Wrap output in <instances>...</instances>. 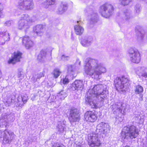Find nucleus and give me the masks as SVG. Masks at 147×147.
Returning <instances> with one entry per match:
<instances>
[{"instance_id":"30","label":"nucleus","mask_w":147,"mask_h":147,"mask_svg":"<svg viewBox=\"0 0 147 147\" xmlns=\"http://www.w3.org/2000/svg\"><path fill=\"white\" fill-rule=\"evenodd\" d=\"M38 78H40L42 77H43L44 76V72H42L40 73L39 74H38Z\"/></svg>"},{"instance_id":"22","label":"nucleus","mask_w":147,"mask_h":147,"mask_svg":"<svg viewBox=\"0 0 147 147\" xmlns=\"http://www.w3.org/2000/svg\"><path fill=\"white\" fill-rule=\"evenodd\" d=\"M106 124L103 122H101L99 123L98 125L99 127H100L99 129L100 130H102L103 131L102 132H103V134H104V132L105 131V128L106 127H105V125Z\"/></svg>"},{"instance_id":"24","label":"nucleus","mask_w":147,"mask_h":147,"mask_svg":"<svg viewBox=\"0 0 147 147\" xmlns=\"http://www.w3.org/2000/svg\"><path fill=\"white\" fill-rule=\"evenodd\" d=\"M21 20H26V21L28 22L30 20V17L28 15H24L21 17Z\"/></svg>"},{"instance_id":"28","label":"nucleus","mask_w":147,"mask_h":147,"mask_svg":"<svg viewBox=\"0 0 147 147\" xmlns=\"http://www.w3.org/2000/svg\"><path fill=\"white\" fill-rule=\"evenodd\" d=\"M67 70L69 72H73L74 71V69L73 66L72 65H70L69 66L67 67Z\"/></svg>"},{"instance_id":"6","label":"nucleus","mask_w":147,"mask_h":147,"mask_svg":"<svg viewBox=\"0 0 147 147\" xmlns=\"http://www.w3.org/2000/svg\"><path fill=\"white\" fill-rule=\"evenodd\" d=\"M68 119L71 123L78 122L80 120V115L77 109L71 108L70 109Z\"/></svg>"},{"instance_id":"12","label":"nucleus","mask_w":147,"mask_h":147,"mask_svg":"<svg viewBox=\"0 0 147 147\" xmlns=\"http://www.w3.org/2000/svg\"><path fill=\"white\" fill-rule=\"evenodd\" d=\"M96 68L97 70H95L94 72L96 75H101L102 73L106 71V68L103 67H96Z\"/></svg>"},{"instance_id":"10","label":"nucleus","mask_w":147,"mask_h":147,"mask_svg":"<svg viewBox=\"0 0 147 147\" xmlns=\"http://www.w3.org/2000/svg\"><path fill=\"white\" fill-rule=\"evenodd\" d=\"M74 31L77 35H81L83 33L84 29L82 26L79 25L76 26L74 27Z\"/></svg>"},{"instance_id":"15","label":"nucleus","mask_w":147,"mask_h":147,"mask_svg":"<svg viewBox=\"0 0 147 147\" xmlns=\"http://www.w3.org/2000/svg\"><path fill=\"white\" fill-rule=\"evenodd\" d=\"M101 143L100 140L97 139L95 142L92 141L90 143L88 144L89 146L91 147H100Z\"/></svg>"},{"instance_id":"4","label":"nucleus","mask_w":147,"mask_h":147,"mask_svg":"<svg viewBox=\"0 0 147 147\" xmlns=\"http://www.w3.org/2000/svg\"><path fill=\"white\" fill-rule=\"evenodd\" d=\"M98 113L95 110L86 111L84 114V120L86 122L90 123L95 122L98 118Z\"/></svg>"},{"instance_id":"25","label":"nucleus","mask_w":147,"mask_h":147,"mask_svg":"<svg viewBox=\"0 0 147 147\" xmlns=\"http://www.w3.org/2000/svg\"><path fill=\"white\" fill-rule=\"evenodd\" d=\"M81 43L82 45L84 47H86L88 43V41L86 39H83L81 40Z\"/></svg>"},{"instance_id":"20","label":"nucleus","mask_w":147,"mask_h":147,"mask_svg":"<svg viewBox=\"0 0 147 147\" xmlns=\"http://www.w3.org/2000/svg\"><path fill=\"white\" fill-rule=\"evenodd\" d=\"M43 27L42 25H38L36 27V33L37 34L40 35L42 32Z\"/></svg>"},{"instance_id":"29","label":"nucleus","mask_w":147,"mask_h":147,"mask_svg":"<svg viewBox=\"0 0 147 147\" xmlns=\"http://www.w3.org/2000/svg\"><path fill=\"white\" fill-rule=\"evenodd\" d=\"M3 9L2 5L0 3V17L3 15Z\"/></svg>"},{"instance_id":"21","label":"nucleus","mask_w":147,"mask_h":147,"mask_svg":"<svg viewBox=\"0 0 147 147\" xmlns=\"http://www.w3.org/2000/svg\"><path fill=\"white\" fill-rule=\"evenodd\" d=\"M58 96L61 99H63L67 96V93L64 90H62L58 94Z\"/></svg>"},{"instance_id":"16","label":"nucleus","mask_w":147,"mask_h":147,"mask_svg":"<svg viewBox=\"0 0 147 147\" xmlns=\"http://www.w3.org/2000/svg\"><path fill=\"white\" fill-rule=\"evenodd\" d=\"M0 37H2L4 41L9 40L10 39L9 35V34H7L6 32H2L0 33Z\"/></svg>"},{"instance_id":"9","label":"nucleus","mask_w":147,"mask_h":147,"mask_svg":"<svg viewBox=\"0 0 147 147\" xmlns=\"http://www.w3.org/2000/svg\"><path fill=\"white\" fill-rule=\"evenodd\" d=\"M23 44L25 45L27 49H29L32 47L34 45L33 41L31 40L29 36H25L22 38Z\"/></svg>"},{"instance_id":"33","label":"nucleus","mask_w":147,"mask_h":147,"mask_svg":"<svg viewBox=\"0 0 147 147\" xmlns=\"http://www.w3.org/2000/svg\"><path fill=\"white\" fill-rule=\"evenodd\" d=\"M124 147H130L129 146H125Z\"/></svg>"},{"instance_id":"18","label":"nucleus","mask_w":147,"mask_h":147,"mask_svg":"<svg viewBox=\"0 0 147 147\" xmlns=\"http://www.w3.org/2000/svg\"><path fill=\"white\" fill-rule=\"evenodd\" d=\"M61 73V72L59 69L56 68L53 70L52 74L53 76L55 78H56L59 76Z\"/></svg>"},{"instance_id":"3","label":"nucleus","mask_w":147,"mask_h":147,"mask_svg":"<svg viewBox=\"0 0 147 147\" xmlns=\"http://www.w3.org/2000/svg\"><path fill=\"white\" fill-rule=\"evenodd\" d=\"M128 53L131 62L135 63H140L141 61V55L138 50L131 48L129 50Z\"/></svg>"},{"instance_id":"2","label":"nucleus","mask_w":147,"mask_h":147,"mask_svg":"<svg viewBox=\"0 0 147 147\" xmlns=\"http://www.w3.org/2000/svg\"><path fill=\"white\" fill-rule=\"evenodd\" d=\"M100 9L102 16L105 18H108L112 14L114 8L111 5L105 3L100 6Z\"/></svg>"},{"instance_id":"23","label":"nucleus","mask_w":147,"mask_h":147,"mask_svg":"<svg viewBox=\"0 0 147 147\" xmlns=\"http://www.w3.org/2000/svg\"><path fill=\"white\" fill-rule=\"evenodd\" d=\"M21 98L22 101L24 104L26 103L28 99V96L26 95L22 96Z\"/></svg>"},{"instance_id":"19","label":"nucleus","mask_w":147,"mask_h":147,"mask_svg":"<svg viewBox=\"0 0 147 147\" xmlns=\"http://www.w3.org/2000/svg\"><path fill=\"white\" fill-rule=\"evenodd\" d=\"M69 82V80L67 76H66L60 80V82L64 85H66L68 84Z\"/></svg>"},{"instance_id":"32","label":"nucleus","mask_w":147,"mask_h":147,"mask_svg":"<svg viewBox=\"0 0 147 147\" xmlns=\"http://www.w3.org/2000/svg\"><path fill=\"white\" fill-rule=\"evenodd\" d=\"M2 75V72L1 69L0 68V79H1Z\"/></svg>"},{"instance_id":"27","label":"nucleus","mask_w":147,"mask_h":147,"mask_svg":"<svg viewBox=\"0 0 147 147\" xmlns=\"http://www.w3.org/2000/svg\"><path fill=\"white\" fill-rule=\"evenodd\" d=\"M55 0H47L46 3L48 5H51L54 4Z\"/></svg>"},{"instance_id":"26","label":"nucleus","mask_w":147,"mask_h":147,"mask_svg":"<svg viewBox=\"0 0 147 147\" xmlns=\"http://www.w3.org/2000/svg\"><path fill=\"white\" fill-rule=\"evenodd\" d=\"M90 105L91 106V107L93 109H97L98 108L96 104L93 102V101H90Z\"/></svg>"},{"instance_id":"17","label":"nucleus","mask_w":147,"mask_h":147,"mask_svg":"<svg viewBox=\"0 0 147 147\" xmlns=\"http://www.w3.org/2000/svg\"><path fill=\"white\" fill-rule=\"evenodd\" d=\"M135 92L136 94H140L142 93L144 91L143 87L140 85H138L135 86Z\"/></svg>"},{"instance_id":"14","label":"nucleus","mask_w":147,"mask_h":147,"mask_svg":"<svg viewBox=\"0 0 147 147\" xmlns=\"http://www.w3.org/2000/svg\"><path fill=\"white\" fill-rule=\"evenodd\" d=\"M97 63V60L94 59L90 58L87 62L86 66L87 67L89 66H90V67L89 68V69H90L92 67V65L96 64Z\"/></svg>"},{"instance_id":"31","label":"nucleus","mask_w":147,"mask_h":147,"mask_svg":"<svg viewBox=\"0 0 147 147\" xmlns=\"http://www.w3.org/2000/svg\"><path fill=\"white\" fill-rule=\"evenodd\" d=\"M61 7L63 9V10H64L65 9V8L67 7V5H66L62 4L61 5Z\"/></svg>"},{"instance_id":"5","label":"nucleus","mask_w":147,"mask_h":147,"mask_svg":"<svg viewBox=\"0 0 147 147\" xmlns=\"http://www.w3.org/2000/svg\"><path fill=\"white\" fill-rule=\"evenodd\" d=\"M128 79L124 76L117 78L114 80V85L117 90H121L124 87V84L128 82Z\"/></svg>"},{"instance_id":"11","label":"nucleus","mask_w":147,"mask_h":147,"mask_svg":"<svg viewBox=\"0 0 147 147\" xmlns=\"http://www.w3.org/2000/svg\"><path fill=\"white\" fill-rule=\"evenodd\" d=\"M74 88L76 90H79L83 88L84 86L83 81L81 80H77L75 82Z\"/></svg>"},{"instance_id":"8","label":"nucleus","mask_w":147,"mask_h":147,"mask_svg":"<svg viewBox=\"0 0 147 147\" xmlns=\"http://www.w3.org/2000/svg\"><path fill=\"white\" fill-rule=\"evenodd\" d=\"M19 6L21 8V6H22L24 9L29 10L33 8L34 4L32 0H20Z\"/></svg>"},{"instance_id":"1","label":"nucleus","mask_w":147,"mask_h":147,"mask_svg":"<svg viewBox=\"0 0 147 147\" xmlns=\"http://www.w3.org/2000/svg\"><path fill=\"white\" fill-rule=\"evenodd\" d=\"M139 134L136 127L131 125L129 127L125 126L124 127L121 133V136L123 139L126 138L127 136L132 139L136 138Z\"/></svg>"},{"instance_id":"34","label":"nucleus","mask_w":147,"mask_h":147,"mask_svg":"<svg viewBox=\"0 0 147 147\" xmlns=\"http://www.w3.org/2000/svg\"><path fill=\"white\" fill-rule=\"evenodd\" d=\"M127 0H122V2H125V1H127Z\"/></svg>"},{"instance_id":"7","label":"nucleus","mask_w":147,"mask_h":147,"mask_svg":"<svg viewBox=\"0 0 147 147\" xmlns=\"http://www.w3.org/2000/svg\"><path fill=\"white\" fill-rule=\"evenodd\" d=\"M22 53L19 51H14L12 54L11 57L7 61V63L13 65L20 62L21 59L22 58Z\"/></svg>"},{"instance_id":"36","label":"nucleus","mask_w":147,"mask_h":147,"mask_svg":"<svg viewBox=\"0 0 147 147\" xmlns=\"http://www.w3.org/2000/svg\"><path fill=\"white\" fill-rule=\"evenodd\" d=\"M95 87H96L95 86V87H94V88H95Z\"/></svg>"},{"instance_id":"13","label":"nucleus","mask_w":147,"mask_h":147,"mask_svg":"<svg viewBox=\"0 0 147 147\" xmlns=\"http://www.w3.org/2000/svg\"><path fill=\"white\" fill-rule=\"evenodd\" d=\"M47 54V51L45 50L42 49L38 56L37 59L39 61H40L42 59L46 57Z\"/></svg>"},{"instance_id":"35","label":"nucleus","mask_w":147,"mask_h":147,"mask_svg":"<svg viewBox=\"0 0 147 147\" xmlns=\"http://www.w3.org/2000/svg\"><path fill=\"white\" fill-rule=\"evenodd\" d=\"M142 97H143V95H142Z\"/></svg>"}]
</instances>
